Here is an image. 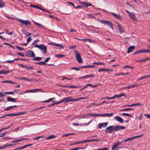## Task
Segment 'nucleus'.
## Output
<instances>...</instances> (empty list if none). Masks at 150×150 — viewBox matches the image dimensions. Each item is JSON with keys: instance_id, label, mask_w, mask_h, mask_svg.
Segmentation results:
<instances>
[{"instance_id": "1", "label": "nucleus", "mask_w": 150, "mask_h": 150, "mask_svg": "<svg viewBox=\"0 0 150 150\" xmlns=\"http://www.w3.org/2000/svg\"><path fill=\"white\" fill-rule=\"evenodd\" d=\"M34 47L38 48L43 53L45 54L47 52V47L44 45H36L34 46Z\"/></svg>"}, {"instance_id": "2", "label": "nucleus", "mask_w": 150, "mask_h": 150, "mask_svg": "<svg viewBox=\"0 0 150 150\" xmlns=\"http://www.w3.org/2000/svg\"><path fill=\"white\" fill-rule=\"evenodd\" d=\"M74 53L76 55V58L78 62L79 63H82V60L80 53L76 50L74 51Z\"/></svg>"}, {"instance_id": "3", "label": "nucleus", "mask_w": 150, "mask_h": 150, "mask_svg": "<svg viewBox=\"0 0 150 150\" xmlns=\"http://www.w3.org/2000/svg\"><path fill=\"white\" fill-rule=\"evenodd\" d=\"M106 132H109L110 133L115 132V127L114 126H110L107 127L105 129Z\"/></svg>"}, {"instance_id": "4", "label": "nucleus", "mask_w": 150, "mask_h": 150, "mask_svg": "<svg viewBox=\"0 0 150 150\" xmlns=\"http://www.w3.org/2000/svg\"><path fill=\"white\" fill-rule=\"evenodd\" d=\"M17 21L20 22L22 24H24L26 26L31 25V21L28 20H24L20 18H18Z\"/></svg>"}, {"instance_id": "5", "label": "nucleus", "mask_w": 150, "mask_h": 150, "mask_svg": "<svg viewBox=\"0 0 150 150\" xmlns=\"http://www.w3.org/2000/svg\"><path fill=\"white\" fill-rule=\"evenodd\" d=\"M125 11L128 14L129 16L131 19L135 21H137V19L136 18L135 15L134 14L130 12L127 10H126Z\"/></svg>"}, {"instance_id": "6", "label": "nucleus", "mask_w": 150, "mask_h": 150, "mask_svg": "<svg viewBox=\"0 0 150 150\" xmlns=\"http://www.w3.org/2000/svg\"><path fill=\"white\" fill-rule=\"evenodd\" d=\"M100 22L102 23H104L107 24L109 25L112 30H113L112 24L111 22L107 21L100 20Z\"/></svg>"}, {"instance_id": "7", "label": "nucleus", "mask_w": 150, "mask_h": 150, "mask_svg": "<svg viewBox=\"0 0 150 150\" xmlns=\"http://www.w3.org/2000/svg\"><path fill=\"white\" fill-rule=\"evenodd\" d=\"M26 55L28 57H34L35 56V55L33 51H29L26 52Z\"/></svg>"}, {"instance_id": "8", "label": "nucleus", "mask_w": 150, "mask_h": 150, "mask_svg": "<svg viewBox=\"0 0 150 150\" xmlns=\"http://www.w3.org/2000/svg\"><path fill=\"white\" fill-rule=\"evenodd\" d=\"M115 132L121 129H125V127L124 126H122L119 125H116L115 126Z\"/></svg>"}, {"instance_id": "9", "label": "nucleus", "mask_w": 150, "mask_h": 150, "mask_svg": "<svg viewBox=\"0 0 150 150\" xmlns=\"http://www.w3.org/2000/svg\"><path fill=\"white\" fill-rule=\"evenodd\" d=\"M108 124V122H103L99 123L98 125V127L101 129L102 127H105Z\"/></svg>"}, {"instance_id": "10", "label": "nucleus", "mask_w": 150, "mask_h": 150, "mask_svg": "<svg viewBox=\"0 0 150 150\" xmlns=\"http://www.w3.org/2000/svg\"><path fill=\"white\" fill-rule=\"evenodd\" d=\"M111 13L112 14L113 16H114L117 19L119 20H121L122 19V18L120 15L115 13L113 12Z\"/></svg>"}, {"instance_id": "11", "label": "nucleus", "mask_w": 150, "mask_h": 150, "mask_svg": "<svg viewBox=\"0 0 150 150\" xmlns=\"http://www.w3.org/2000/svg\"><path fill=\"white\" fill-rule=\"evenodd\" d=\"M117 27L120 33H122L124 32V29L118 23H117Z\"/></svg>"}, {"instance_id": "12", "label": "nucleus", "mask_w": 150, "mask_h": 150, "mask_svg": "<svg viewBox=\"0 0 150 150\" xmlns=\"http://www.w3.org/2000/svg\"><path fill=\"white\" fill-rule=\"evenodd\" d=\"M69 102H71V97L65 98L61 100V102H64L65 103Z\"/></svg>"}, {"instance_id": "13", "label": "nucleus", "mask_w": 150, "mask_h": 150, "mask_svg": "<svg viewBox=\"0 0 150 150\" xmlns=\"http://www.w3.org/2000/svg\"><path fill=\"white\" fill-rule=\"evenodd\" d=\"M94 74H90L84 76H81L79 78V79H86L87 78H90L91 77H94Z\"/></svg>"}, {"instance_id": "14", "label": "nucleus", "mask_w": 150, "mask_h": 150, "mask_svg": "<svg viewBox=\"0 0 150 150\" xmlns=\"http://www.w3.org/2000/svg\"><path fill=\"white\" fill-rule=\"evenodd\" d=\"M80 3H81L82 5H84V6H83V7H86V8L88 7V6H92V5L91 4H88V3L87 2H81V1H80Z\"/></svg>"}, {"instance_id": "15", "label": "nucleus", "mask_w": 150, "mask_h": 150, "mask_svg": "<svg viewBox=\"0 0 150 150\" xmlns=\"http://www.w3.org/2000/svg\"><path fill=\"white\" fill-rule=\"evenodd\" d=\"M122 143V142H118L115 143L112 146V147L111 149L112 150H114L115 148L117 147L119 145H120Z\"/></svg>"}, {"instance_id": "16", "label": "nucleus", "mask_w": 150, "mask_h": 150, "mask_svg": "<svg viewBox=\"0 0 150 150\" xmlns=\"http://www.w3.org/2000/svg\"><path fill=\"white\" fill-rule=\"evenodd\" d=\"M115 118L117 121L121 123H123V120L120 117L116 116H115Z\"/></svg>"}, {"instance_id": "17", "label": "nucleus", "mask_w": 150, "mask_h": 150, "mask_svg": "<svg viewBox=\"0 0 150 150\" xmlns=\"http://www.w3.org/2000/svg\"><path fill=\"white\" fill-rule=\"evenodd\" d=\"M137 85L135 84H133L132 85H129L127 86H126V88H125L127 89H129L131 88H134L137 86Z\"/></svg>"}, {"instance_id": "18", "label": "nucleus", "mask_w": 150, "mask_h": 150, "mask_svg": "<svg viewBox=\"0 0 150 150\" xmlns=\"http://www.w3.org/2000/svg\"><path fill=\"white\" fill-rule=\"evenodd\" d=\"M101 116L103 117H107L108 116L109 117H111L113 115V114L112 113H105L103 114H101Z\"/></svg>"}, {"instance_id": "19", "label": "nucleus", "mask_w": 150, "mask_h": 150, "mask_svg": "<svg viewBox=\"0 0 150 150\" xmlns=\"http://www.w3.org/2000/svg\"><path fill=\"white\" fill-rule=\"evenodd\" d=\"M7 100L9 102H16L17 101L16 100V99L14 98H13L11 97H7Z\"/></svg>"}, {"instance_id": "20", "label": "nucleus", "mask_w": 150, "mask_h": 150, "mask_svg": "<svg viewBox=\"0 0 150 150\" xmlns=\"http://www.w3.org/2000/svg\"><path fill=\"white\" fill-rule=\"evenodd\" d=\"M11 72V71L9 70L5 71L4 70H2L0 71V74H5L9 73Z\"/></svg>"}, {"instance_id": "21", "label": "nucleus", "mask_w": 150, "mask_h": 150, "mask_svg": "<svg viewBox=\"0 0 150 150\" xmlns=\"http://www.w3.org/2000/svg\"><path fill=\"white\" fill-rule=\"evenodd\" d=\"M22 32L23 34L24 35H26L27 36H29L31 35V33H29L28 32H26V31H25L24 30H22Z\"/></svg>"}, {"instance_id": "22", "label": "nucleus", "mask_w": 150, "mask_h": 150, "mask_svg": "<svg viewBox=\"0 0 150 150\" xmlns=\"http://www.w3.org/2000/svg\"><path fill=\"white\" fill-rule=\"evenodd\" d=\"M81 40L82 41H88L89 42L91 43H94L95 42V41L94 40H92L89 39L88 38H85L82 39V40Z\"/></svg>"}, {"instance_id": "23", "label": "nucleus", "mask_w": 150, "mask_h": 150, "mask_svg": "<svg viewBox=\"0 0 150 150\" xmlns=\"http://www.w3.org/2000/svg\"><path fill=\"white\" fill-rule=\"evenodd\" d=\"M17 106H16V105H13V106H9L8 107H7V108H5L4 110L5 111H8V110H10L12 109L13 108H15V107H16Z\"/></svg>"}, {"instance_id": "24", "label": "nucleus", "mask_w": 150, "mask_h": 150, "mask_svg": "<svg viewBox=\"0 0 150 150\" xmlns=\"http://www.w3.org/2000/svg\"><path fill=\"white\" fill-rule=\"evenodd\" d=\"M134 49V46H131L129 47L127 50V52L128 53L130 52L132 50Z\"/></svg>"}, {"instance_id": "25", "label": "nucleus", "mask_w": 150, "mask_h": 150, "mask_svg": "<svg viewBox=\"0 0 150 150\" xmlns=\"http://www.w3.org/2000/svg\"><path fill=\"white\" fill-rule=\"evenodd\" d=\"M39 90V89H32L31 90H28L26 91H24V93H28L30 92H34L37 90Z\"/></svg>"}, {"instance_id": "26", "label": "nucleus", "mask_w": 150, "mask_h": 150, "mask_svg": "<svg viewBox=\"0 0 150 150\" xmlns=\"http://www.w3.org/2000/svg\"><path fill=\"white\" fill-rule=\"evenodd\" d=\"M95 66L94 65H86L83 66L81 67H80V68H91V67H95Z\"/></svg>"}, {"instance_id": "27", "label": "nucleus", "mask_w": 150, "mask_h": 150, "mask_svg": "<svg viewBox=\"0 0 150 150\" xmlns=\"http://www.w3.org/2000/svg\"><path fill=\"white\" fill-rule=\"evenodd\" d=\"M144 52L146 53H150V45L147 46L146 50H144Z\"/></svg>"}, {"instance_id": "28", "label": "nucleus", "mask_w": 150, "mask_h": 150, "mask_svg": "<svg viewBox=\"0 0 150 150\" xmlns=\"http://www.w3.org/2000/svg\"><path fill=\"white\" fill-rule=\"evenodd\" d=\"M5 6L4 2L1 0H0V8L4 7Z\"/></svg>"}, {"instance_id": "29", "label": "nucleus", "mask_w": 150, "mask_h": 150, "mask_svg": "<svg viewBox=\"0 0 150 150\" xmlns=\"http://www.w3.org/2000/svg\"><path fill=\"white\" fill-rule=\"evenodd\" d=\"M42 57H34V58H33V60L34 61H40L42 59Z\"/></svg>"}, {"instance_id": "30", "label": "nucleus", "mask_w": 150, "mask_h": 150, "mask_svg": "<svg viewBox=\"0 0 150 150\" xmlns=\"http://www.w3.org/2000/svg\"><path fill=\"white\" fill-rule=\"evenodd\" d=\"M89 115L90 116H99L100 117L101 116V114H95V113H90L89 114Z\"/></svg>"}, {"instance_id": "31", "label": "nucleus", "mask_w": 150, "mask_h": 150, "mask_svg": "<svg viewBox=\"0 0 150 150\" xmlns=\"http://www.w3.org/2000/svg\"><path fill=\"white\" fill-rule=\"evenodd\" d=\"M19 66L25 69H28V66L27 65H25L23 64H20L19 65Z\"/></svg>"}, {"instance_id": "32", "label": "nucleus", "mask_w": 150, "mask_h": 150, "mask_svg": "<svg viewBox=\"0 0 150 150\" xmlns=\"http://www.w3.org/2000/svg\"><path fill=\"white\" fill-rule=\"evenodd\" d=\"M36 64L40 65H43L47 64L46 63H45L44 62H37L35 63Z\"/></svg>"}, {"instance_id": "33", "label": "nucleus", "mask_w": 150, "mask_h": 150, "mask_svg": "<svg viewBox=\"0 0 150 150\" xmlns=\"http://www.w3.org/2000/svg\"><path fill=\"white\" fill-rule=\"evenodd\" d=\"M122 115L123 116H127L131 117H132V114H129L128 113H122Z\"/></svg>"}, {"instance_id": "34", "label": "nucleus", "mask_w": 150, "mask_h": 150, "mask_svg": "<svg viewBox=\"0 0 150 150\" xmlns=\"http://www.w3.org/2000/svg\"><path fill=\"white\" fill-rule=\"evenodd\" d=\"M109 70L108 69H105V68H101L100 69H99L98 70V71L99 72H100V71H108Z\"/></svg>"}, {"instance_id": "35", "label": "nucleus", "mask_w": 150, "mask_h": 150, "mask_svg": "<svg viewBox=\"0 0 150 150\" xmlns=\"http://www.w3.org/2000/svg\"><path fill=\"white\" fill-rule=\"evenodd\" d=\"M134 139V137H130V138H127V139H125L124 140V142H125L127 141L132 140Z\"/></svg>"}, {"instance_id": "36", "label": "nucleus", "mask_w": 150, "mask_h": 150, "mask_svg": "<svg viewBox=\"0 0 150 150\" xmlns=\"http://www.w3.org/2000/svg\"><path fill=\"white\" fill-rule=\"evenodd\" d=\"M133 110V109L132 108H125V109H123L120 110V111H127V110Z\"/></svg>"}, {"instance_id": "37", "label": "nucleus", "mask_w": 150, "mask_h": 150, "mask_svg": "<svg viewBox=\"0 0 150 150\" xmlns=\"http://www.w3.org/2000/svg\"><path fill=\"white\" fill-rule=\"evenodd\" d=\"M142 52H145L144 50H139L134 52V54H135L137 53H142Z\"/></svg>"}, {"instance_id": "38", "label": "nucleus", "mask_w": 150, "mask_h": 150, "mask_svg": "<svg viewBox=\"0 0 150 150\" xmlns=\"http://www.w3.org/2000/svg\"><path fill=\"white\" fill-rule=\"evenodd\" d=\"M55 135H52L50 136H48V137H47L46 138V139H53V138H55Z\"/></svg>"}, {"instance_id": "39", "label": "nucleus", "mask_w": 150, "mask_h": 150, "mask_svg": "<svg viewBox=\"0 0 150 150\" xmlns=\"http://www.w3.org/2000/svg\"><path fill=\"white\" fill-rule=\"evenodd\" d=\"M13 125V124H12L11 125L9 126L8 127H7V128H3L0 129V131H2L4 130H6L10 128Z\"/></svg>"}, {"instance_id": "40", "label": "nucleus", "mask_w": 150, "mask_h": 150, "mask_svg": "<svg viewBox=\"0 0 150 150\" xmlns=\"http://www.w3.org/2000/svg\"><path fill=\"white\" fill-rule=\"evenodd\" d=\"M30 6L31 7H32L34 8H36L38 9H39L40 7L36 5H34L32 4H31L30 5Z\"/></svg>"}, {"instance_id": "41", "label": "nucleus", "mask_w": 150, "mask_h": 150, "mask_svg": "<svg viewBox=\"0 0 150 150\" xmlns=\"http://www.w3.org/2000/svg\"><path fill=\"white\" fill-rule=\"evenodd\" d=\"M93 64L96 65H104V64L102 62H94L93 63Z\"/></svg>"}, {"instance_id": "42", "label": "nucleus", "mask_w": 150, "mask_h": 150, "mask_svg": "<svg viewBox=\"0 0 150 150\" xmlns=\"http://www.w3.org/2000/svg\"><path fill=\"white\" fill-rule=\"evenodd\" d=\"M15 61V60L14 59V60H7L3 62L4 63H10L11 62H13Z\"/></svg>"}, {"instance_id": "43", "label": "nucleus", "mask_w": 150, "mask_h": 150, "mask_svg": "<svg viewBox=\"0 0 150 150\" xmlns=\"http://www.w3.org/2000/svg\"><path fill=\"white\" fill-rule=\"evenodd\" d=\"M55 46L57 47H60L61 48H63V47L62 46V45L59 43H55Z\"/></svg>"}, {"instance_id": "44", "label": "nucleus", "mask_w": 150, "mask_h": 150, "mask_svg": "<svg viewBox=\"0 0 150 150\" xmlns=\"http://www.w3.org/2000/svg\"><path fill=\"white\" fill-rule=\"evenodd\" d=\"M64 56V55H63V54H57L55 55V57H58V58H60V57H63Z\"/></svg>"}, {"instance_id": "45", "label": "nucleus", "mask_w": 150, "mask_h": 150, "mask_svg": "<svg viewBox=\"0 0 150 150\" xmlns=\"http://www.w3.org/2000/svg\"><path fill=\"white\" fill-rule=\"evenodd\" d=\"M86 15L87 16H88L90 18H95V17L94 16H93L92 14H86Z\"/></svg>"}, {"instance_id": "46", "label": "nucleus", "mask_w": 150, "mask_h": 150, "mask_svg": "<svg viewBox=\"0 0 150 150\" xmlns=\"http://www.w3.org/2000/svg\"><path fill=\"white\" fill-rule=\"evenodd\" d=\"M34 23L35 25H36L39 26L41 27L42 28H43V26L41 24H40L39 23H38L34 22Z\"/></svg>"}, {"instance_id": "47", "label": "nucleus", "mask_w": 150, "mask_h": 150, "mask_svg": "<svg viewBox=\"0 0 150 150\" xmlns=\"http://www.w3.org/2000/svg\"><path fill=\"white\" fill-rule=\"evenodd\" d=\"M103 99H106L109 100H112L114 99V98L113 96L112 97H106L104 98Z\"/></svg>"}, {"instance_id": "48", "label": "nucleus", "mask_w": 150, "mask_h": 150, "mask_svg": "<svg viewBox=\"0 0 150 150\" xmlns=\"http://www.w3.org/2000/svg\"><path fill=\"white\" fill-rule=\"evenodd\" d=\"M16 48H17V49L18 50H21V51H22V50H24L25 49L23 48H21L20 47H18V46H16Z\"/></svg>"}, {"instance_id": "49", "label": "nucleus", "mask_w": 150, "mask_h": 150, "mask_svg": "<svg viewBox=\"0 0 150 150\" xmlns=\"http://www.w3.org/2000/svg\"><path fill=\"white\" fill-rule=\"evenodd\" d=\"M18 79H20V80H25L27 81V78L26 77H20Z\"/></svg>"}, {"instance_id": "50", "label": "nucleus", "mask_w": 150, "mask_h": 150, "mask_svg": "<svg viewBox=\"0 0 150 150\" xmlns=\"http://www.w3.org/2000/svg\"><path fill=\"white\" fill-rule=\"evenodd\" d=\"M87 86H91V87H93V88H95L97 86L96 85H92V84H89V83L87 84Z\"/></svg>"}, {"instance_id": "51", "label": "nucleus", "mask_w": 150, "mask_h": 150, "mask_svg": "<svg viewBox=\"0 0 150 150\" xmlns=\"http://www.w3.org/2000/svg\"><path fill=\"white\" fill-rule=\"evenodd\" d=\"M132 68V69L134 68L133 67L130 66L128 65H126V66H125V67H124L123 68L125 69V68Z\"/></svg>"}, {"instance_id": "52", "label": "nucleus", "mask_w": 150, "mask_h": 150, "mask_svg": "<svg viewBox=\"0 0 150 150\" xmlns=\"http://www.w3.org/2000/svg\"><path fill=\"white\" fill-rule=\"evenodd\" d=\"M65 79H67L68 80H70L72 79L71 78H69L63 76L62 77V80H64Z\"/></svg>"}, {"instance_id": "53", "label": "nucleus", "mask_w": 150, "mask_h": 150, "mask_svg": "<svg viewBox=\"0 0 150 150\" xmlns=\"http://www.w3.org/2000/svg\"><path fill=\"white\" fill-rule=\"evenodd\" d=\"M5 94H11L13 95L14 93L13 92H4Z\"/></svg>"}, {"instance_id": "54", "label": "nucleus", "mask_w": 150, "mask_h": 150, "mask_svg": "<svg viewBox=\"0 0 150 150\" xmlns=\"http://www.w3.org/2000/svg\"><path fill=\"white\" fill-rule=\"evenodd\" d=\"M146 78V76H144L139 77L138 79V80H141L144 79Z\"/></svg>"}, {"instance_id": "55", "label": "nucleus", "mask_w": 150, "mask_h": 150, "mask_svg": "<svg viewBox=\"0 0 150 150\" xmlns=\"http://www.w3.org/2000/svg\"><path fill=\"white\" fill-rule=\"evenodd\" d=\"M38 41L39 40L38 39H37L34 40L32 43V45H37V43Z\"/></svg>"}, {"instance_id": "56", "label": "nucleus", "mask_w": 150, "mask_h": 150, "mask_svg": "<svg viewBox=\"0 0 150 150\" xmlns=\"http://www.w3.org/2000/svg\"><path fill=\"white\" fill-rule=\"evenodd\" d=\"M146 61V59H142L141 60H137L136 61L137 62H144Z\"/></svg>"}, {"instance_id": "57", "label": "nucleus", "mask_w": 150, "mask_h": 150, "mask_svg": "<svg viewBox=\"0 0 150 150\" xmlns=\"http://www.w3.org/2000/svg\"><path fill=\"white\" fill-rule=\"evenodd\" d=\"M5 96V93H4L0 92V98Z\"/></svg>"}, {"instance_id": "58", "label": "nucleus", "mask_w": 150, "mask_h": 150, "mask_svg": "<svg viewBox=\"0 0 150 150\" xmlns=\"http://www.w3.org/2000/svg\"><path fill=\"white\" fill-rule=\"evenodd\" d=\"M78 100H79L78 98L72 99L71 97V101L73 102V101H78Z\"/></svg>"}, {"instance_id": "59", "label": "nucleus", "mask_w": 150, "mask_h": 150, "mask_svg": "<svg viewBox=\"0 0 150 150\" xmlns=\"http://www.w3.org/2000/svg\"><path fill=\"white\" fill-rule=\"evenodd\" d=\"M113 96L114 99L115 98H120L119 94V95H114Z\"/></svg>"}, {"instance_id": "60", "label": "nucleus", "mask_w": 150, "mask_h": 150, "mask_svg": "<svg viewBox=\"0 0 150 150\" xmlns=\"http://www.w3.org/2000/svg\"><path fill=\"white\" fill-rule=\"evenodd\" d=\"M71 70L74 69L76 71H79L80 70V69H79L76 67H74L71 68Z\"/></svg>"}, {"instance_id": "61", "label": "nucleus", "mask_w": 150, "mask_h": 150, "mask_svg": "<svg viewBox=\"0 0 150 150\" xmlns=\"http://www.w3.org/2000/svg\"><path fill=\"white\" fill-rule=\"evenodd\" d=\"M17 54L20 55L21 56L24 57V55L23 53L21 52L17 53Z\"/></svg>"}, {"instance_id": "62", "label": "nucleus", "mask_w": 150, "mask_h": 150, "mask_svg": "<svg viewBox=\"0 0 150 150\" xmlns=\"http://www.w3.org/2000/svg\"><path fill=\"white\" fill-rule=\"evenodd\" d=\"M50 59V57H48L47 58H46L45 60L44 61V62H45V63L46 62H47Z\"/></svg>"}, {"instance_id": "63", "label": "nucleus", "mask_w": 150, "mask_h": 150, "mask_svg": "<svg viewBox=\"0 0 150 150\" xmlns=\"http://www.w3.org/2000/svg\"><path fill=\"white\" fill-rule=\"evenodd\" d=\"M32 40V38H31V37H29L27 39V43H28L31 40Z\"/></svg>"}, {"instance_id": "64", "label": "nucleus", "mask_w": 150, "mask_h": 150, "mask_svg": "<svg viewBox=\"0 0 150 150\" xmlns=\"http://www.w3.org/2000/svg\"><path fill=\"white\" fill-rule=\"evenodd\" d=\"M76 47L75 46H69V48L70 49H74Z\"/></svg>"}]
</instances>
